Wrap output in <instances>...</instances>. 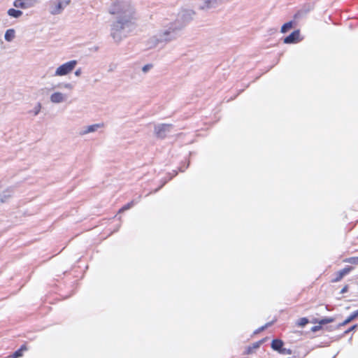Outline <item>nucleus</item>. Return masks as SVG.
Listing matches in <instances>:
<instances>
[{
	"instance_id": "nucleus-1",
	"label": "nucleus",
	"mask_w": 358,
	"mask_h": 358,
	"mask_svg": "<svg viewBox=\"0 0 358 358\" xmlns=\"http://www.w3.org/2000/svg\"><path fill=\"white\" fill-rule=\"evenodd\" d=\"M109 13L116 15V20L111 24L110 36L115 42L120 43L134 28L135 10L129 1L117 0L111 5Z\"/></svg>"
},
{
	"instance_id": "nucleus-22",
	"label": "nucleus",
	"mask_w": 358,
	"mask_h": 358,
	"mask_svg": "<svg viewBox=\"0 0 358 358\" xmlns=\"http://www.w3.org/2000/svg\"><path fill=\"white\" fill-rule=\"evenodd\" d=\"M334 321V318L333 317H326V318H324L320 321H315V322H318L320 325L322 324H328V323H331V322H333Z\"/></svg>"
},
{
	"instance_id": "nucleus-9",
	"label": "nucleus",
	"mask_w": 358,
	"mask_h": 358,
	"mask_svg": "<svg viewBox=\"0 0 358 358\" xmlns=\"http://www.w3.org/2000/svg\"><path fill=\"white\" fill-rule=\"evenodd\" d=\"M301 41L300 39V31L299 30L294 31L291 34L287 36L284 38V43H296Z\"/></svg>"
},
{
	"instance_id": "nucleus-31",
	"label": "nucleus",
	"mask_w": 358,
	"mask_h": 358,
	"mask_svg": "<svg viewBox=\"0 0 358 358\" xmlns=\"http://www.w3.org/2000/svg\"><path fill=\"white\" fill-rule=\"evenodd\" d=\"M87 134H88V132H87V127H84L83 129H81L79 131V135L80 136H84V135H86Z\"/></svg>"
},
{
	"instance_id": "nucleus-5",
	"label": "nucleus",
	"mask_w": 358,
	"mask_h": 358,
	"mask_svg": "<svg viewBox=\"0 0 358 358\" xmlns=\"http://www.w3.org/2000/svg\"><path fill=\"white\" fill-rule=\"evenodd\" d=\"M224 3V0H202L199 6V8L203 10H207L215 8Z\"/></svg>"
},
{
	"instance_id": "nucleus-6",
	"label": "nucleus",
	"mask_w": 358,
	"mask_h": 358,
	"mask_svg": "<svg viewBox=\"0 0 358 358\" xmlns=\"http://www.w3.org/2000/svg\"><path fill=\"white\" fill-rule=\"evenodd\" d=\"M172 128L171 124H161L155 126V134L157 138H164L166 136Z\"/></svg>"
},
{
	"instance_id": "nucleus-35",
	"label": "nucleus",
	"mask_w": 358,
	"mask_h": 358,
	"mask_svg": "<svg viewBox=\"0 0 358 358\" xmlns=\"http://www.w3.org/2000/svg\"><path fill=\"white\" fill-rule=\"evenodd\" d=\"M320 329V326H315V327H313L312 328V329H311V330H312L313 332H315V331H318Z\"/></svg>"
},
{
	"instance_id": "nucleus-34",
	"label": "nucleus",
	"mask_w": 358,
	"mask_h": 358,
	"mask_svg": "<svg viewBox=\"0 0 358 358\" xmlns=\"http://www.w3.org/2000/svg\"><path fill=\"white\" fill-rule=\"evenodd\" d=\"M357 327V324H355V325H354V326L351 327L348 330H347V331H345V333L347 334V333H348V332H350V331H352V330L355 329Z\"/></svg>"
},
{
	"instance_id": "nucleus-8",
	"label": "nucleus",
	"mask_w": 358,
	"mask_h": 358,
	"mask_svg": "<svg viewBox=\"0 0 358 358\" xmlns=\"http://www.w3.org/2000/svg\"><path fill=\"white\" fill-rule=\"evenodd\" d=\"M67 99V94L62 93L60 92H55L50 96V101L56 104L64 103Z\"/></svg>"
},
{
	"instance_id": "nucleus-30",
	"label": "nucleus",
	"mask_w": 358,
	"mask_h": 358,
	"mask_svg": "<svg viewBox=\"0 0 358 358\" xmlns=\"http://www.w3.org/2000/svg\"><path fill=\"white\" fill-rule=\"evenodd\" d=\"M280 353L291 355L292 354V350H289V349H286V348H282V349L280 351Z\"/></svg>"
},
{
	"instance_id": "nucleus-13",
	"label": "nucleus",
	"mask_w": 358,
	"mask_h": 358,
	"mask_svg": "<svg viewBox=\"0 0 358 358\" xmlns=\"http://www.w3.org/2000/svg\"><path fill=\"white\" fill-rule=\"evenodd\" d=\"M264 340L259 341L257 342H255L252 344V345L248 347L246 350V354H252L253 352L258 349L260 345L263 343Z\"/></svg>"
},
{
	"instance_id": "nucleus-3",
	"label": "nucleus",
	"mask_w": 358,
	"mask_h": 358,
	"mask_svg": "<svg viewBox=\"0 0 358 358\" xmlns=\"http://www.w3.org/2000/svg\"><path fill=\"white\" fill-rule=\"evenodd\" d=\"M76 60L67 62L57 67L54 73V76H64L70 73L77 65Z\"/></svg>"
},
{
	"instance_id": "nucleus-24",
	"label": "nucleus",
	"mask_w": 358,
	"mask_h": 358,
	"mask_svg": "<svg viewBox=\"0 0 358 358\" xmlns=\"http://www.w3.org/2000/svg\"><path fill=\"white\" fill-rule=\"evenodd\" d=\"M41 108V104L40 103H37L34 109L31 110L29 113H32L34 115H37Z\"/></svg>"
},
{
	"instance_id": "nucleus-19",
	"label": "nucleus",
	"mask_w": 358,
	"mask_h": 358,
	"mask_svg": "<svg viewBox=\"0 0 358 358\" xmlns=\"http://www.w3.org/2000/svg\"><path fill=\"white\" fill-rule=\"evenodd\" d=\"M358 317V310L355 311L352 315H350L343 323L342 325H345L352 321Z\"/></svg>"
},
{
	"instance_id": "nucleus-7",
	"label": "nucleus",
	"mask_w": 358,
	"mask_h": 358,
	"mask_svg": "<svg viewBox=\"0 0 358 358\" xmlns=\"http://www.w3.org/2000/svg\"><path fill=\"white\" fill-rule=\"evenodd\" d=\"M38 3V0H15L13 6L22 9H28L34 7Z\"/></svg>"
},
{
	"instance_id": "nucleus-26",
	"label": "nucleus",
	"mask_w": 358,
	"mask_h": 358,
	"mask_svg": "<svg viewBox=\"0 0 358 358\" xmlns=\"http://www.w3.org/2000/svg\"><path fill=\"white\" fill-rule=\"evenodd\" d=\"M152 68H153V64H145V66H143L142 67V71L144 73H147Z\"/></svg>"
},
{
	"instance_id": "nucleus-4",
	"label": "nucleus",
	"mask_w": 358,
	"mask_h": 358,
	"mask_svg": "<svg viewBox=\"0 0 358 358\" xmlns=\"http://www.w3.org/2000/svg\"><path fill=\"white\" fill-rule=\"evenodd\" d=\"M195 13L192 10L183 9L178 15L177 20L174 22H178V25L183 24H185L192 20Z\"/></svg>"
},
{
	"instance_id": "nucleus-21",
	"label": "nucleus",
	"mask_w": 358,
	"mask_h": 358,
	"mask_svg": "<svg viewBox=\"0 0 358 358\" xmlns=\"http://www.w3.org/2000/svg\"><path fill=\"white\" fill-rule=\"evenodd\" d=\"M27 348L25 346H22L20 349L17 350L14 352L12 357L13 358H18L22 356V351L26 350Z\"/></svg>"
},
{
	"instance_id": "nucleus-23",
	"label": "nucleus",
	"mask_w": 358,
	"mask_h": 358,
	"mask_svg": "<svg viewBox=\"0 0 358 358\" xmlns=\"http://www.w3.org/2000/svg\"><path fill=\"white\" fill-rule=\"evenodd\" d=\"M344 262L349 263L351 264H358V257H352L347 258L344 260Z\"/></svg>"
},
{
	"instance_id": "nucleus-11",
	"label": "nucleus",
	"mask_w": 358,
	"mask_h": 358,
	"mask_svg": "<svg viewBox=\"0 0 358 358\" xmlns=\"http://www.w3.org/2000/svg\"><path fill=\"white\" fill-rule=\"evenodd\" d=\"M13 191L11 188L6 189L0 195V203H3L7 202L13 195Z\"/></svg>"
},
{
	"instance_id": "nucleus-27",
	"label": "nucleus",
	"mask_w": 358,
	"mask_h": 358,
	"mask_svg": "<svg viewBox=\"0 0 358 358\" xmlns=\"http://www.w3.org/2000/svg\"><path fill=\"white\" fill-rule=\"evenodd\" d=\"M134 205V201H132L129 203H128L127 204H126L125 206H124L120 210V212H122V211H124V210H129V208H131Z\"/></svg>"
},
{
	"instance_id": "nucleus-29",
	"label": "nucleus",
	"mask_w": 358,
	"mask_h": 358,
	"mask_svg": "<svg viewBox=\"0 0 358 358\" xmlns=\"http://www.w3.org/2000/svg\"><path fill=\"white\" fill-rule=\"evenodd\" d=\"M61 3L62 8L64 9L70 3V0H58Z\"/></svg>"
},
{
	"instance_id": "nucleus-12",
	"label": "nucleus",
	"mask_w": 358,
	"mask_h": 358,
	"mask_svg": "<svg viewBox=\"0 0 358 358\" xmlns=\"http://www.w3.org/2000/svg\"><path fill=\"white\" fill-rule=\"evenodd\" d=\"M283 341L280 339H274L271 343V348L273 350L278 351L280 352V350L283 346Z\"/></svg>"
},
{
	"instance_id": "nucleus-20",
	"label": "nucleus",
	"mask_w": 358,
	"mask_h": 358,
	"mask_svg": "<svg viewBox=\"0 0 358 358\" xmlns=\"http://www.w3.org/2000/svg\"><path fill=\"white\" fill-rule=\"evenodd\" d=\"M293 27V22L289 21L285 24H284L281 27V32L282 33H286L288 30L292 29Z\"/></svg>"
},
{
	"instance_id": "nucleus-15",
	"label": "nucleus",
	"mask_w": 358,
	"mask_h": 358,
	"mask_svg": "<svg viewBox=\"0 0 358 358\" xmlns=\"http://www.w3.org/2000/svg\"><path fill=\"white\" fill-rule=\"evenodd\" d=\"M15 36V31L13 29H8L4 35L5 40L10 42L12 41Z\"/></svg>"
},
{
	"instance_id": "nucleus-32",
	"label": "nucleus",
	"mask_w": 358,
	"mask_h": 358,
	"mask_svg": "<svg viewBox=\"0 0 358 358\" xmlns=\"http://www.w3.org/2000/svg\"><path fill=\"white\" fill-rule=\"evenodd\" d=\"M82 73V70L81 69H78L76 71H75V76H80Z\"/></svg>"
},
{
	"instance_id": "nucleus-33",
	"label": "nucleus",
	"mask_w": 358,
	"mask_h": 358,
	"mask_svg": "<svg viewBox=\"0 0 358 358\" xmlns=\"http://www.w3.org/2000/svg\"><path fill=\"white\" fill-rule=\"evenodd\" d=\"M348 290V285H345L341 290V294H344L345 292H347Z\"/></svg>"
},
{
	"instance_id": "nucleus-10",
	"label": "nucleus",
	"mask_w": 358,
	"mask_h": 358,
	"mask_svg": "<svg viewBox=\"0 0 358 358\" xmlns=\"http://www.w3.org/2000/svg\"><path fill=\"white\" fill-rule=\"evenodd\" d=\"M352 269V267L348 266L339 271L337 273V276L333 280L334 282H339L345 275L349 273Z\"/></svg>"
},
{
	"instance_id": "nucleus-25",
	"label": "nucleus",
	"mask_w": 358,
	"mask_h": 358,
	"mask_svg": "<svg viewBox=\"0 0 358 358\" xmlns=\"http://www.w3.org/2000/svg\"><path fill=\"white\" fill-rule=\"evenodd\" d=\"M308 323V320L306 317H302L298 320L296 324L298 326L303 327Z\"/></svg>"
},
{
	"instance_id": "nucleus-28",
	"label": "nucleus",
	"mask_w": 358,
	"mask_h": 358,
	"mask_svg": "<svg viewBox=\"0 0 358 358\" xmlns=\"http://www.w3.org/2000/svg\"><path fill=\"white\" fill-rule=\"evenodd\" d=\"M271 325V322L266 323L264 326L261 327L255 331V334H258L260 331L264 330L266 328Z\"/></svg>"
},
{
	"instance_id": "nucleus-18",
	"label": "nucleus",
	"mask_w": 358,
	"mask_h": 358,
	"mask_svg": "<svg viewBox=\"0 0 358 358\" xmlns=\"http://www.w3.org/2000/svg\"><path fill=\"white\" fill-rule=\"evenodd\" d=\"M55 88H65V89L71 90H73V86L71 83H59L57 85H55L52 87V89H55Z\"/></svg>"
},
{
	"instance_id": "nucleus-17",
	"label": "nucleus",
	"mask_w": 358,
	"mask_h": 358,
	"mask_svg": "<svg viewBox=\"0 0 358 358\" xmlns=\"http://www.w3.org/2000/svg\"><path fill=\"white\" fill-rule=\"evenodd\" d=\"M103 127V124H94L90 126L86 127H87V132L88 134L93 133L97 131L98 129L101 128Z\"/></svg>"
},
{
	"instance_id": "nucleus-2",
	"label": "nucleus",
	"mask_w": 358,
	"mask_h": 358,
	"mask_svg": "<svg viewBox=\"0 0 358 358\" xmlns=\"http://www.w3.org/2000/svg\"><path fill=\"white\" fill-rule=\"evenodd\" d=\"M184 27L183 24L178 25V22H171L167 27L159 31L155 36L149 39L150 48H155L159 43H169L177 39L180 30Z\"/></svg>"
},
{
	"instance_id": "nucleus-14",
	"label": "nucleus",
	"mask_w": 358,
	"mask_h": 358,
	"mask_svg": "<svg viewBox=\"0 0 358 358\" xmlns=\"http://www.w3.org/2000/svg\"><path fill=\"white\" fill-rule=\"evenodd\" d=\"M63 10L61 3L58 1L54 4V7L50 10V13L52 15H58L60 14Z\"/></svg>"
},
{
	"instance_id": "nucleus-16",
	"label": "nucleus",
	"mask_w": 358,
	"mask_h": 358,
	"mask_svg": "<svg viewBox=\"0 0 358 358\" xmlns=\"http://www.w3.org/2000/svg\"><path fill=\"white\" fill-rule=\"evenodd\" d=\"M8 15L14 18H18L22 15V12L20 10H15L14 8H10L8 12Z\"/></svg>"
}]
</instances>
